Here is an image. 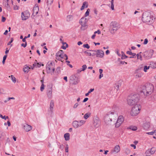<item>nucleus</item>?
<instances>
[{
    "mask_svg": "<svg viewBox=\"0 0 156 156\" xmlns=\"http://www.w3.org/2000/svg\"><path fill=\"white\" fill-rule=\"evenodd\" d=\"M141 92L143 93L145 96H148L151 95L154 90V87L150 83H147L141 87Z\"/></svg>",
    "mask_w": 156,
    "mask_h": 156,
    "instance_id": "f257e3e1",
    "label": "nucleus"
},
{
    "mask_svg": "<svg viewBox=\"0 0 156 156\" xmlns=\"http://www.w3.org/2000/svg\"><path fill=\"white\" fill-rule=\"evenodd\" d=\"M110 30L112 34H114L120 28V24L115 21L112 22L110 24Z\"/></svg>",
    "mask_w": 156,
    "mask_h": 156,
    "instance_id": "f03ea898",
    "label": "nucleus"
},
{
    "mask_svg": "<svg viewBox=\"0 0 156 156\" xmlns=\"http://www.w3.org/2000/svg\"><path fill=\"white\" fill-rule=\"evenodd\" d=\"M142 20L144 22L152 23L153 21V17L150 13L147 12L143 13L142 16Z\"/></svg>",
    "mask_w": 156,
    "mask_h": 156,
    "instance_id": "7ed1b4c3",
    "label": "nucleus"
},
{
    "mask_svg": "<svg viewBox=\"0 0 156 156\" xmlns=\"http://www.w3.org/2000/svg\"><path fill=\"white\" fill-rule=\"evenodd\" d=\"M141 109V106L139 104H136L132 108L131 111V114L133 116H135L137 115L140 112V111Z\"/></svg>",
    "mask_w": 156,
    "mask_h": 156,
    "instance_id": "20e7f679",
    "label": "nucleus"
},
{
    "mask_svg": "<svg viewBox=\"0 0 156 156\" xmlns=\"http://www.w3.org/2000/svg\"><path fill=\"white\" fill-rule=\"evenodd\" d=\"M153 53L154 51L152 50L146 51L143 53V57L146 59H149L151 58Z\"/></svg>",
    "mask_w": 156,
    "mask_h": 156,
    "instance_id": "39448f33",
    "label": "nucleus"
},
{
    "mask_svg": "<svg viewBox=\"0 0 156 156\" xmlns=\"http://www.w3.org/2000/svg\"><path fill=\"white\" fill-rule=\"evenodd\" d=\"M140 96L138 94H131L129 97L128 99L131 100H134L135 101L138 102L139 101Z\"/></svg>",
    "mask_w": 156,
    "mask_h": 156,
    "instance_id": "423d86ee",
    "label": "nucleus"
},
{
    "mask_svg": "<svg viewBox=\"0 0 156 156\" xmlns=\"http://www.w3.org/2000/svg\"><path fill=\"white\" fill-rule=\"evenodd\" d=\"M113 114V113L112 112L111 113H109L108 114L106 115L104 117V121L107 124H110L112 120V119L110 118L112 115Z\"/></svg>",
    "mask_w": 156,
    "mask_h": 156,
    "instance_id": "0eeeda50",
    "label": "nucleus"
},
{
    "mask_svg": "<svg viewBox=\"0 0 156 156\" xmlns=\"http://www.w3.org/2000/svg\"><path fill=\"white\" fill-rule=\"evenodd\" d=\"M89 51L96 53V56L97 57L102 58L103 57L104 55L103 51L101 50H89Z\"/></svg>",
    "mask_w": 156,
    "mask_h": 156,
    "instance_id": "6e6552de",
    "label": "nucleus"
},
{
    "mask_svg": "<svg viewBox=\"0 0 156 156\" xmlns=\"http://www.w3.org/2000/svg\"><path fill=\"white\" fill-rule=\"evenodd\" d=\"M101 124V121L97 117H95L94 119L93 126L95 128H97Z\"/></svg>",
    "mask_w": 156,
    "mask_h": 156,
    "instance_id": "1a4fd4ad",
    "label": "nucleus"
},
{
    "mask_svg": "<svg viewBox=\"0 0 156 156\" xmlns=\"http://www.w3.org/2000/svg\"><path fill=\"white\" fill-rule=\"evenodd\" d=\"M30 14L28 11H26L21 13V18L22 20H26L30 16Z\"/></svg>",
    "mask_w": 156,
    "mask_h": 156,
    "instance_id": "9d476101",
    "label": "nucleus"
},
{
    "mask_svg": "<svg viewBox=\"0 0 156 156\" xmlns=\"http://www.w3.org/2000/svg\"><path fill=\"white\" fill-rule=\"evenodd\" d=\"M124 121L123 117L122 115L119 116L118 119L116 122L115 123V127H118L120 126L121 124Z\"/></svg>",
    "mask_w": 156,
    "mask_h": 156,
    "instance_id": "9b49d317",
    "label": "nucleus"
},
{
    "mask_svg": "<svg viewBox=\"0 0 156 156\" xmlns=\"http://www.w3.org/2000/svg\"><path fill=\"white\" fill-rule=\"evenodd\" d=\"M85 19H84V18H81L80 20V23L81 25V29L82 30H84L85 29L84 27H85Z\"/></svg>",
    "mask_w": 156,
    "mask_h": 156,
    "instance_id": "f8f14e48",
    "label": "nucleus"
},
{
    "mask_svg": "<svg viewBox=\"0 0 156 156\" xmlns=\"http://www.w3.org/2000/svg\"><path fill=\"white\" fill-rule=\"evenodd\" d=\"M23 129L26 132H28L32 129L31 126L28 125L27 124L22 125Z\"/></svg>",
    "mask_w": 156,
    "mask_h": 156,
    "instance_id": "ddd939ff",
    "label": "nucleus"
},
{
    "mask_svg": "<svg viewBox=\"0 0 156 156\" xmlns=\"http://www.w3.org/2000/svg\"><path fill=\"white\" fill-rule=\"evenodd\" d=\"M52 66V62H50L48 66L46 67V70L48 73H51V68Z\"/></svg>",
    "mask_w": 156,
    "mask_h": 156,
    "instance_id": "4468645a",
    "label": "nucleus"
},
{
    "mask_svg": "<svg viewBox=\"0 0 156 156\" xmlns=\"http://www.w3.org/2000/svg\"><path fill=\"white\" fill-rule=\"evenodd\" d=\"M76 79V76L74 75H72L70 77V80L72 81H73V83L74 84H76L78 83L77 81H75Z\"/></svg>",
    "mask_w": 156,
    "mask_h": 156,
    "instance_id": "2eb2a0df",
    "label": "nucleus"
},
{
    "mask_svg": "<svg viewBox=\"0 0 156 156\" xmlns=\"http://www.w3.org/2000/svg\"><path fill=\"white\" fill-rule=\"evenodd\" d=\"M122 83V82L120 80L117 83L115 84L114 87L117 91L119 90V87L121 86Z\"/></svg>",
    "mask_w": 156,
    "mask_h": 156,
    "instance_id": "dca6fc26",
    "label": "nucleus"
},
{
    "mask_svg": "<svg viewBox=\"0 0 156 156\" xmlns=\"http://www.w3.org/2000/svg\"><path fill=\"white\" fill-rule=\"evenodd\" d=\"M138 102L135 101L134 100L131 101V99H127V103L128 104L130 105H136L137 104Z\"/></svg>",
    "mask_w": 156,
    "mask_h": 156,
    "instance_id": "f3484780",
    "label": "nucleus"
},
{
    "mask_svg": "<svg viewBox=\"0 0 156 156\" xmlns=\"http://www.w3.org/2000/svg\"><path fill=\"white\" fill-rule=\"evenodd\" d=\"M38 10L39 8L38 7H36L33 8V13L32 15V17H33V16L34 17L38 13Z\"/></svg>",
    "mask_w": 156,
    "mask_h": 156,
    "instance_id": "a211bd4d",
    "label": "nucleus"
},
{
    "mask_svg": "<svg viewBox=\"0 0 156 156\" xmlns=\"http://www.w3.org/2000/svg\"><path fill=\"white\" fill-rule=\"evenodd\" d=\"M150 126V123L149 122H146L144 124L143 127L145 130H147L149 129Z\"/></svg>",
    "mask_w": 156,
    "mask_h": 156,
    "instance_id": "6ab92c4d",
    "label": "nucleus"
},
{
    "mask_svg": "<svg viewBox=\"0 0 156 156\" xmlns=\"http://www.w3.org/2000/svg\"><path fill=\"white\" fill-rule=\"evenodd\" d=\"M54 106V101L53 100H51L50 102V108H49L50 111L51 113H52L53 111Z\"/></svg>",
    "mask_w": 156,
    "mask_h": 156,
    "instance_id": "aec40b11",
    "label": "nucleus"
},
{
    "mask_svg": "<svg viewBox=\"0 0 156 156\" xmlns=\"http://www.w3.org/2000/svg\"><path fill=\"white\" fill-rule=\"evenodd\" d=\"M52 88H49L47 92V95L48 98H51L52 97Z\"/></svg>",
    "mask_w": 156,
    "mask_h": 156,
    "instance_id": "412c9836",
    "label": "nucleus"
},
{
    "mask_svg": "<svg viewBox=\"0 0 156 156\" xmlns=\"http://www.w3.org/2000/svg\"><path fill=\"white\" fill-rule=\"evenodd\" d=\"M120 150V147L119 145H117L115 147L114 150L112 151V152H115L116 153L119 152Z\"/></svg>",
    "mask_w": 156,
    "mask_h": 156,
    "instance_id": "4be33fe9",
    "label": "nucleus"
},
{
    "mask_svg": "<svg viewBox=\"0 0 156 156\" xmlns=\"http://www.w3.org/2000/svg\"><path fill=\"white\" fill-rule=\"evenodd\" d=\"M73 126L75 128H77L79 127V125L78 124V121H74L72 123Z\"/></svg>",
    "mask_w": 156,
    "mask_h": 156,
    "instance_id": "5701e85b",
    "label": "nucleus"
},
{
    "mask_svg": "<svg viewBox=\"0 0 156 156\" xmlns=\"http://www.w3.org/2000/svg\"><path fill=\"white\" fill-rule=\"evenodd\" d=\"M88 6L87 2H83L82 5L80 8L81 10H83L84 8H87Z\"/></svg>",
    "mask_w": 156,
    "mask_h": 156,
    "instance_id": "b1692460",
    "label": "nucleus"
},
{
    "mask_svg": "<svg viewBox=\"0 0 156 156\" xmlns=\"http://www.w3.org/2000/svg\"><path fill=\"white\" fill-rule=\"evenodd\" d=\"M70 134L69 133H66L64 135L65 140H69Z\"/></svg>",
    "mask_w": 156,
    "mask_h": 156,
    "instance_id": "393cba45",
    "label": "nucleus"
},
{
    "mask_svg": "<svg viewBox=\"0 0 156 156\" xmlns=\"http://www.w3.org/2000/svg\"><path fill=\"white\" fill-rule=\"evenodd\" d=\"M33 65L34 67L35 66L36 67H41V66H44V64H41L40 63H37V62H34V63L33 64Z\"/></svg>",
    "mask_w": 156,
    "mask_h": 156,
    "instance_id": "a878e982",
    "label": "nucleus"
},
{
    "mask_svg": "<svg viewBox=\"0 0 156 156\" xmlns=\"http://www.w3.org/2000/svg\"><path fill=\"white\" fill-rule=\"evenodd\" d=\"M156 151V149L154 147H152L150 150V153L151 154H153Z\"/></svg>",
    "mask_w": 156,
    "mask_h": 156,
    "instance_id": "bb28decb",
    "label": "nucleus"
},
{
    "mask_svg": "<svg viewBox=\"0 0 156 156\" xmlns=\"http://www.w3.org/2000/svg\"><path fill=\"white\" fill-rule=\"evenodd\" d=\"M150 66L152 68H156V63H154L153 62H151L150 64Z\"/></svg>",
    "mask_w": 156,
    "mask_h": 156,
    "instance_id": "cd10ccee",
    "label": "nucleus"
},
{
    "mask_svg": "<svg viewBox=\"0 0 156 156\" xmlns=\"http://www.w3.org/2000/svg\"><path fill=\"white\" fill-rule=\"evenodd\" d=\"M63 53V51L62 50H60L59 51H58L56 55V56H61L62 54Z\"/></svg>",
    "mask_w": 156,
    "mask_h": 156,
    "instance_id": "c85d7f7f",
    "label": "nucleus"
},
{
    "mask_svg": "<svg viewBox=\"0 0 156 156\" xmlns=\"http://www.w3.org/2000/svg\"><path fill=\"white\" fill-rule=\"evenodd\" d=\"M30 69V68L28 66H26L23 69V71L25 73H27L29 70V69Z\"/></svg>",
    "mask_w": 156,
    "mask_h": 156,
    "instance_id": "c756f323",
    "label": "nucleus"
},
{
    "mask_svg": "<svg viewBox=\"0 0 156 156\" xmlns=\"http://www.w3.org/2000/svg\"><path fill=\"white\" fill-rule=\"evenodd\" d=\"M90 113H87L86 114H85V115L84 116V118L86 119H88V118H89L90 116Z\"/></svg>",
    "mask_w": 156,
    "mask_h": 156,
    "instance_id": "7c9ffc66",
    "label": "nucleus"
},
{
    "mask_svg": "<svg viewBox=\"0 0 156 156\" xmlns=\"http://www.w3.org/2000/svg\"><path fill=\"white\" fill-rule=\"evenodd\" d=\"M129 129L133 131L136 130L137 129L136 126H131L129 127Z\"/></svg>",
    "mask_w": 156,
    "mask_h": 156,
    "instance_id": "2f4dec72",
    "label": "nucleus"
},
{
    "mask_svg": "<svg viewBox=\"0 0 156 156\" xmlns=\"http://www.w3.org/2000/svg\"><path fill=\"white\" fill-rule=\"evenodd\" d=\"M53 0H47V3L48 5H51L53 3Z\"/></svg>",
    "mask_w": 156,
    "mask_h": 156,
    "instance_id": "473e14b6",
    "label": "nucleus"
},
{
    "mask_svg": "<svg viewBox=\"0 0 156 156\" xmlns=\"http://www.w3.org/2000/svg\"><path fill=\"white\" fill-rule=\"evenodd\" d=\"M56 59L57 60L60 61L62 62H63L64 61V60H62V57L61 56H56Z\"/></svg>",
    "mask_w": 156,
    "mask_h": 156,
    "instance_id": "72a5a7b5",
    "label": "nucleus"
},
{
    "mask_svg": "<svg viewBox=\"0 0 156 156\" xmlns=\"http://www.w3.org/2000/svg\"><path fill=\"white\" fill-rule=\"evenodd\" d=\"M111 8L112 10H114V0H111Z\"/></svg>",
    "mask_w": 156,
    "mask_h": 156,
    "instance_id": "f704fd0d",
    "label": "nucleus"
},
{
    "mask_svg": "<svg viewBox=\"0 0 156 156\" xmlns=\"http://www.w3.org/2000/svg\"><path fill=\"white\" fill-rule=\"evenodd\" d=\"M13 38H12L11 39L10 41L9 42L7 43V45H10V47H12V44H11V43L13 42Z\"/></svg>",
    "mask_w": 156,
    "mask_h": 156,
    "instance_id": "c9c22d12",
    "label": "nucleus"
},
{
    "mask_svg": "<svg viewBox=\"0 0 156 156\" xmlns=\"http://www.w3.org/2000/svg\"><path fill=\"white\" fill-rule=\"evenodd\" d=\"M84 53L87 54V55L88 56H91V53H90L88 51H84Z\"/></svg>",
    "mask_w": 156,
    "mask_h": 156,
    "instance_id": "e433bc0d",
    "label": "nucleus"
},
{
    "mask_svg": "<svg viewBox=\"0 0 156 156\" xmlns=\"http://www.w3.org/2000/svg\"><path fill=\"white\" fill-rule=\"evenodd\" d=\"M7 57V55H5L4 56V57H3L2 62V63L3 64H5V62L6 59Z\"/></svg>",
    "mask_w": 156,
    "mask_h": 156,
    "instance_id": "4c0bfd02",
    "label": "nucleus"
},
{
    "mask_svg": "<svg viewBox=\"0 0 156 156\" xmlns=\"http://www.w3.org/2000/svg\"><path fill=\"white\" fill-rule=\"evenodd\" d=\"M90 10L89 9H88L87 10V11L86 12L84 16L85 17H86L89 15V12H90Z\"/></svg>",
    "mask_w": 156,
    "mask_h": 156,
    "instance_id": "58836bf2",
    "label": "nucleus"
},
{
    "mask_svg": "<svg viewBox=\"0 0 156 156\" xmlns=\"http://www.w3.org/2000/svg\"><path fill=\"white\" fill-rule=\"evenodd\" d=\"M87 68V66L86 65H84L82 66V69L80 71V72L81 71H84Z\"/></svg>",
    "mask_w": 156,
    "mask_h": 156,
    "instance_id": "ea45409f",
    "label": "nucleus"
},
{
    "mask_svg": "<svg viewBox=\"0 0 156 156\" xmlns=\"http://www.w3.org/2000/svg\"><path fill=\"white\" fill-rule=\"evenodd\" d=\"M72 16L71 15H69L67 16V20L68 21H70L71 19H72Z\"/></svg>",
    "mask_w": 156,
    "mask_h": 156,
    "instance_id": "a19ab883",
    "label": "nucleus"
},
{
    "mask_svg": "<svg viewBox=\"0 0 156 156\" xmlns=\"http://www.w3.org/2000/svg\"><path fill=\"white\" fill-rule=\"evenodd\" d=\"M128 57L126 56L124 53H123V54L122 55L121 59H123L127 58Z\"/></svg>",
    "mask_w": 156,
    "mask_h": 156,
    "instance_id": "79ce46f5",
    "label": "nucleus"
},
{
    "mask_svg": "<svg viewBox=\"0 0 156 156\" xmlns=\"http://www.w3.org/2000/svg\"><path fill=\"white\" fill-rule=\"evenodd\" d=\"M150 67V66H145L144 68V71L145 72H146L147 70L149 69Z\"/></svg>",
    "mask_w": 156,
    "mask_h": 156,
    "instance_id": "37998d69",
    "label": "nucleus"
},
{
    "mask_svg": "<svg viewBox=\"0 0 156 156\" xmlns=\"http://www.w3.org/2000/svg\"><path fill=\"white\" fill-rule=\"evenodd\" d=\"M83 47L84 48H87V49H89L90 48V46L87 44H84L83 45Z\"/></svg>",
    "mask_w": 156,
    "mask_h": 156,
    "instance_id": "c03bdc74",
    "label": "nucleus"
},
{
    "mask_svg": "<svg viewBox=\"0 0 156 156\" xmlns=\"http://www.w3.org/2000/svg\"><path fill=\"white\" fill-rule=\"evenodd\" d=\"M11 78H12V80L13 82L15 83L16 82V79L15 77H14V76L13 75L11 76Z\"/></svg>",
    "mask_w": 156,
    "mask_h": 156,
    "instance_id": "a18cd8bd",
    "label": "nucleus"
},
{
    "mask_svg": "<svg viewBox=\"0 0 156 156\" xmlns=\"http://www.w3.org/2000/svg\"><path fill=\"white\" fill-rule=\"evenodd\" d=\"M44 89V84H42L41 86V91H43Z\"/></svg>",
    "mask_w": 156,
    "mask_h": 156,
    "instance_id": "49530a36",
    "label": "nucleus"
},
{
    "mask_svg": "<svg viewBox=\"0 0 156 156\" xmlns=\"http://www.w3.org/2000/svg\"><path fill=\"white\" fill-rule=\"evenodd\" d=\"M68 149H69V146L67 144L66 145V149H65V151L66 152H68V151H69Z\"/></svg>",
    "mask_w": 156,
    "mask_h": 156,
    "instance_id": "de8ad7c7",
    "label": "nucleus"
},
{
    "mask_svg": "<svg viewBox=\"0 0 156 156\" xmlns=\"http://www.w3.org/2000/svg\"><path fill=\"white\" fill-rule=\"evenodd\" d=\"M154 133V130L152 131L151 132H147L146 133L147 134L149 135H153Z\"/></svg>",
    "mask_w": 156,
    "mask_h": 156,
    "instance_id": "09e8293b",
    "label": "nucleus"
},
{
    "mask_svg": "<svg viewBox=\"0 0 156 156\" xmlns=\"http://www.w3.org/2000/svg\"><path fill=\"white\" fill-rule=\"evenodd\" d=\"M0 94H4V90L3 89H0Z\"/></svg>",
    "mask_w": 156,
    "mask_h": 156,
    "instance_id": "8fccbe9b",
    "label": "nucleus"
},
{
    "mask_svg": "<svg viewBox=\"0 0 156 156\" xmlns=\"http://www.w3.org/2000/svg\"><path fill=\"white\" fill-rule=\"evenodd\" d=\"M64 147L65 146L64 145H63V144H62L60 145L59 148L60 149H61L62 150H63L64 148Z\"/></svg>",
    "mask_w": 156,
    "mask_h": 156,
    "instance_id": "3c124183",
    "label": "nucleus"
},
{
    "mask_svg": "<svg viewBox=\"0 0 156 156\" xmlns=\"http://www.w3.org/2000/svg\"><path fill=\"white\" fill-rule=\"evenodd\" d=\"M60 67H58L56 69V71L58 73H59L60 71Z\"/></svg>",
    "mask_w": 156,
    "mask_h": 156,
    "instance_id": "603ef678",
    "label": "nucleus"
},
{
    "mask_svg": "<svg viewBox=\"0 0 156 156\" xmlns=\"http://www.w3.org/2000/svg\"><path fill=\"white\" fill-rule=\"evenodd\" d=\"M22 46L24 48L27 45V43L26 42L25 44L22 43L21 44Z\"/></svg>",
    "mask_w": 156,
    "mask_h": 156,
    "instance_id": "864d4df0",
    "label": "nucleus"
},
{
    "mask_svg": "<svg viewBox=\"0 0 156 156\" xmlns=\"http://www.w3.org/2000/svg\"><path fill=\"white\" fill-rule=\"evenodd\" d=\"M147 43H148V40L147 38H146L144 40V44H146Z\"/></svg>",
    "mask_w": 156,
    "mask_h": 156,
    "instance_id": "5fc2aeb1",
    "label": "nucleus"
},
{
    "mask_svg": "<svg viewBox=\"0 0 156 156\" xmlns=\"http://www.w3.org/2000/svg\"><path fill=\"white\" fill-rule=\"evenodd\" d=\"M0 117L2 119H4L5 120H6V118H5V116H3L1 114H0Z\"/></svg>",
    "mask_w": 156,
    "mask_h": 156,
    "instance_id": "6e6d98bb",
    "label": "nucleus"
},
{
    "mask_svg": "<svg viewBox=\"0 0 156 156\" xmlns=\"http://www.w3.org/2000/svg\"><path fill=\"white\" fill-rule=\"evenodd\" d=\"M79 121L80 122V123H81L82 125H83L84 124L85 122V121L83 120H81Z\"/></svg>",
    "mask_w": 156,
    "mask_h": 156,
    "instance_id": "4d7b16f0",
    "label": "nucleus"
},
{
    "mask_svg": "<svg viewBox=\"0 0 156 156\" xmlns=\"http://www.w3.org/2000/svg\"><path fill=\"white\" fill-rule=\"evenodd\" d=\"M62 44L63 45H64L65 44H66V46H65V47H66V48L68 47V45L66 43L64 42L63 41H62Z\"/></svg>",
    "mask_w": 156,
    "mask_h": 156,
    "instance_id": "13d9d810",
    "label": "nucleus"
},
{
    "mask_svg": "<svg viewBox=\"0 0 156 156\" xmlns=\"http://www.w3.org/2000/svg\"><path fill=\"white\" fill-rule=\"evenodd\" d=\"M78 105V104L77 103H76V104H75L74 105L73 107V108H76L77 107Z\"/></svg>",
    "mask_w": 156,
    "mask_h": 156,
    "instance_id": "bf43d9fd",
    "label": "nucleus"
},
{
    "mask_svg": "<svg viewBox=\"0 0 156 156\" xmlns=\"http://www.w3.org/2000/svg\"><path fill=\"white\" fill-rule=\"evenodd\" d=\"M94 34L98 33V34H101V32L99 30H98L97 31H96L94 32Z\"/></svg>",
    "mask_w": 156,
    "mask_h": 156,
    "instance_id": "052dcab7",
    "label": "nucleus"
},
{
    "mask_svg": "<svg viewBox=\"0 0 156 156\" xmlns=\"http://www.w3.org/2000/svg\"><path fill=\"white\" fill-rule=\"evenodd\" d=\"M126 53L127 54H129V55H131V54H132V53L131 51V50H130V51H127L126 52Z\"/></svg>",
    "mask_w": 156,
    "mask_h": 156,
    "instance_id": "680f3d73",
    "label": "nucleus"
},
{
    "mask_svg": "<svg viewBox=\"0 0 156 156\" xmlns=\"http://www.w3.org/2000/svg\"><path fill=\"white\" fill-rule=\"evenodd\" d=\"M6 20V18L3 16L2 17V22H4Z\"/></svg>",
    "mask_w": 156,
    "mask_h": 156,
    "instance_id": "e2e57ef3",
    "label": "nucleus"
},
{
    "mask_svg": "<svg viewBox=\"0 0 156 156\" xmlns=\"http://www.w3.org/2000/svg\"><path fill=\"white\" fill-rule=\"evenodd\" d=\"M88 100V98H85L83 101V102H86Z\"/></svg>",
    "mask_w": 156,
    "mask_h": 156,
    "instance_id": "0e129e2a",
    "label": "nucleus"
},
{
    "mask_svg": "<svg viewBox=\"0 0 156 156\" xmlns=\"http://www.w3.org/2000/svg\"><path fill=\"white\" fill-rule=\"evenodd\" d=\"M18 8H19V7L17 5H15L14 6V9L15 10H17V9H18Z\"/></svg>",
    "mask_w": 156,
    "mask_h": 156,
    "instance_id": "69168bd1",
    "label": "nucleus"
},
{
    "mask_svg": "<svg viewBox=\"0 0 156 156\" xmlns=\"http://www.w3.org/2000/svg\"><path fill=\"white\" fill-rule=\"evenodd\" d=\"M120 62L121 64L122 65L124 64V63H125L126 64H127V63L126 62H125V61H120Z\"/></svg>",
    "mask_w": 156,
    "mask_h": 156,
    "instance_id": "338daca9",
    "label": "nucleus"
},
{
    "mask_svg": "<svg viewBox=\"0 0 156 156\" xmlns=\"http://www.w3.org/2000/svg\"><path fill=\"white\" fill-rule=\"evenodd\" d=\"M94 90V88L93 89H90L88 91V92L89 93H90L92 92H93Z\"/></svg>",
    "mask_w": 156,
    "mask_h": 156,
    "instance_id": "774afa93",
    "label": "nucleus"
}]
</instances>
